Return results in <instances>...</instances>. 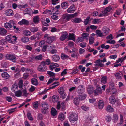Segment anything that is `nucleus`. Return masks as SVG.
<instances>
[{
  "label": "nucleus",
  "instance_id": "dca6fc26",
  "mask_svg": "<svg viewBox=\"0 0 126 126\" xmlns=\"http://www.w3.org/2000/svg\"><path fill=\"white\" fill-rule=\"evenodd\" d=\"M52 59L54 61H58L60 58L59 56L58 55H54L52 56Z\"/></svg>",
  "mask_w": 126,
  "mask_h": 126
},
{
  "label": "nucleus",
  "instance_id": "20e7f679",
  "mask_svg": "<svg viewBox=\"0 0 126 126\" xmlns=\"http://www.w3.org/2000/svg\"><path fill=\"white\" fill-rule=\"evenodd\" d=\"M68 118L70 121L71 122L77 121L78 119V116L77 114L73 113L70 114Z\"/></svg>",
  "mask_w": 126,
  "mask_h": 126
},
{
  "label": "nucleus",
  "instance_id": "1a4fd4ad",
  "mask_svg": "<svg viewBox=\"0 0 126 126\" xmlns=\"http://www.w3.org/2000/svg\"><path fill=\"white\" fill-rule=\"evenodd\" d=\"M94 63L96 64H95V66H98L100 67H103L104 66V64L102 63L101 62V60L100 59L96 61Z\"/></svg>",
  "mask_w": 126,
  "mask_h": 126
},
{
  "label": "nucleus",
  "instance_id": "79ce46f5",
  "mask_svg": "<svg viewBox=\"0 0 126 126\" xmlns=\"http://www.w3.org/2000/svg\"><path fill=\"white\" fill-rule=\"evenodd\" d=\"M88 34L86 33H85L82 34V37H83L84 39H85L86 40H88V38H87L88 37Z\"/></svg>",
  "mask_w": 126,
  "mask_h": 126
},
{
  "label": "nucleus",
  "instance_id": "de8ad7c7",
  "mask_svg": "<svg viewBox=\"0 0 126 126\" xmlns=\"http://www.w3.org/2000/svg\"><path fill=\"white\" fill-rule=\"evenodd\" d=\"M86 97V94H84L82 95H80L78 98L80 100H82L85 99Z\"/></svg>",
  "mask_w": 126,
  "mask_h": 126
},
{
  "label": "nucleus",
  "instance_id": "f03ea898",
  "mask_svg": "<svg viewBox=\"0 0 126 126\" xmlns=\"http://www.w3.org/2000/svg\"><path fill=\"white\" fill-rule=\"evenodd\" d=\"M17 38V37L15 36L9 35L6 37L5 40L6 41L14 44L16 42Z\"/></svg>",
  "mask_w": 126,
  "mask_h": 126
},
{
  "label": "nucleus",
  "instance_id": "5fc2aeb1",
  "mask_svg": "<svg viewBox=\"0 0 126 126\" xmlns=\"http://www.w3.org/2000/svg\"><path fill=\"white\" fill-rule=\"evenodd\" d=\"M90 17L89 16L87 17V18L84 21V23L85 25H87L88 23L89 19Z\"/></svg>",
  "mask_w": 126,
  "mask_h": 126
},
{
  "label": "nucleus",
  "instance_id": "8fccbe9b",
  "mask_svg": "<svg viewBox=\"0 0 126 126\" xmlns=\"http://www.w3.org/2000/svg\"><path fill=\"white\" fill-rule=\"evenodd\" d=\"M101 47L102 48H105L106 49H108L110 47L109 45H107L105 46L104 44H103L101 45Z\"/></svg>",
  "mask_w": 126,
  "mask_h": 126
},
{
  "label": "nucleus",
  "instance_id": "6e6552de",
  "mask_svg": "<svg viewBox=\"0 0 126 126\" xmlns=\"http://www.w3.org/2000/svg\"><path fill=\"white\" fill-rule=\"evenodd\" d=\"M29 22L25 19H22L21 21L18 22V24L20 25H28L29 24Z\"/></svg>",
  "mask_w": 126,
  "mask_h": 126
},
{
  "label": "nucleus",
  "instance_id": "a878e982",
  "mask_svg": "<svg viewBox=\"0 0 126 126\" xmlns=\"http://www.w3.org/2000/svg\"><path fill=\"white\" fill-rule=\"evenodd\" d=\"M87 91L89 94H91L93 92V87L90 86H89L87 88Z\"/></svg>",
  "mask_w": 126,
  "mask_h": 126
},
{
  "label": "nucleus",
  "instance_id": "680f3d73",
  "mask_svg": "<svg viewBox=\"0 0 126 126\" xmlns=\"http://www.w3.org/2000/svg\"><path fill=\"white\" fill-rule=\"evenodd\" d=\"M115 75L117 78L120 79L121 78V74L118 72L115 74Z\"/></svg>",
  "mask_w": 126,
  "mask_h": 126
},
{
  "label": "nucleus",
  "instance_id": "c756f323",
  "mask_svg": "<svg viewBox=\"0 0 126 126\" xmlns=\"http://www.w3.org/2000/svg\"><path fill=\"white\" fill-rule=\"evenodd\" d=\"M72 21L73 22L76 23H79L81 21V20L80 18H76L72 19Z\"/></svg>",
  "mask_w": 126,
  "mask_h": 126
},
{
  "label": "nucleus",
  "instance_id": "6ab92c4d",
  "mask_svg": "<svg viewBox=\"0 0 126 126\" xmlns=\"http://www.w3.org/2000/svg\"><path fill=\"white\" fill-rule=\"evenodd\" d=\"M2 76L6 79H8L10 77V75L6 72H4L1 74Z\"/></svg>",
  "mask_w": 126,
  "mask_h": 126
},
{
  "label": "nucleus",
  "instance_id": "7ed1b4c3",
  "mask_svg": "<svg viewBox=\"0 0 126 126\" xmlns=\"http://www.w3.org/2000/svg\"><path fill=\"white\" fill-rule=\"evenodd\" d=\"M7 59L9 60L14 62H16V59L14 55L10 54H7L5 56Z\"/></svg>",
  "mask_w": 126,
  "mask_h": 126
},
{
  "label": "nucleus",
  "instance_id": "13d9d810",
  "mask_svg": "<svg viewBox=\"0 0 126 126\" xmlns=\"http://www.w3.org/2000/svg\"><path fill=\"white\" fill-rule=\"evenodd\" d=\"M41 3L42 5H46L48 3L47 1L46 0H42Z\"/></svg>",
  "mask_w": 126,
  "mask_h": 126
},
{
  "label": "nucleus",
  "instance_id": "39448f33",
  "mask_svg": "<svg viewBox=\"0 0 126 126\" xmlns=\"http://www.w3.org/2000/svg\"><path fill=\"white\" fill-rule=\"evenodd\" d=\"M68 34L66 31L63 32L61 33V35L60 38V40L62 41H63L66 39L68 37Z\"/></svg>",
  "mask_w": 126,
  "mask_h": 126
},
{
  "label": "nucleus",
  "instance_id": "a18cd8bd",
  "mask_svg": "<svg viewBox=\"0 0 126 126\" xmlns=\"http://www.w3.org/2000/svg\"><path fill=\"white\" fill-rule=\"evenodd\" d=\"M94 37L92 36L89 37V41L90 44H92L94 42Z\"/></svg>",
  "mask_w": 126,
  "mask_h": 126
},
{
  "label": "nucleus",
  "instance_id": "4be33fe9",
  "mask_svg": "<svg viewBox=\"0 0 126 126\" xmlns=\"http://www.w3.org/2000/svg\"><path fill=\"white\" fill-rule=\"evenodd\" d=\"M68 6V3L67 2H66L62 3L61 4V6L63 9H65L67 8Z\"/></svg>",
  "mask_w": 126,
  "mask_h": 126
},
{
  "label": "nucleus",
  "instance_id": "5701e85b",
  "mask_svg": "<svg viewBox=\"0 0 126 126\" xmlns=\"http://www.w3.org/2000/svg\"><path fill=\"white\" fill-rule=\"evenodd\" d=\"M109 101L110 103L112 104H114L116 101V99L113 96H112L110 97Z\"/></svg>",
  "mask_w": 126,
  "mask_h": 126
},
{
  "label": "nucleus",
  "instance_id": "f3484780",
  "mask_svg": "<svg viewBox=\"0 0 126 126\" xmlns=\"http://www.w3.org/2000/svg\"><path fill=\"white\" fill-rule=\"evenodd\" d=\"M31 81L32 84L35 86H37L39 84V82L35 78H33L32 79Z\"/></svg>",
  "mask_w": 126,
  "mask_h": 126
},
{
  "label": "nucleus",
  "instance_id": "f704fd0d",
  "mask_svg": "<svg viewBox=\"0 0 126 126\" xmlns=\"http://www.w3.org/2000/svg\"><path fill=\"white\" fill-rule=\"evenodd\" d=\"M69 38L70 40H75V37L74 34L73 33H70L69 35Z\"/></svg>",
  "mask_w": 126,
  "mask_h": 126
},
{
  "label": "nucleus",
  "instance_id": "ea45409f",
  "mask_svg": "<svg viewBox=\"0 0 126 126\" xmlns=\"http://www.w3.org/2000/svg\"><path fill=\"white\" fill-rule=\"evenodd\" d=\"M109 30L108 28L104 27L103 29V32L105 34H108Z\"/></svg>",
  "mask_w": 126,
  "mask_h": 126
},
{
  "label": "nucleus",
  "instance_id": "864d4df0",
  "mask_svg": "<svg viewBox=\"0 0 126 126\" xmlns=\"http://www.w3.org/2000/svg\"><path fill=\"white\" fill-rule=\"evenodd\" d=\"M18 86L17 85H13L12 86V90H13L14 91H15V90L18 89Z\"/></svg>",
  "mask_w": 126,
  "mask_h": 126
},
{
  "label": "nucleus",
  "instance_id": "aec40b11",
  "mask_svg": "<svg viewBox=\"0 0 126 126\" xmlns=\"http://www.w3.org/2000/svg\"><path fill=\"white\" fill-rule=\"evenodd\" d=\"M7 32L6 29L3 28H0V34L2 35L5 34Z\"/></svg>",
  "mask_w": 126,
  "mask_h": 126
},
{
  "label": "nucleus",
  "instance_id": "a19ab883",
  "mask_svg": "<svg viewBox=\"0 0 126 126\" xmlns=\"http://www.w3.org/2000/svg\"><path fill=\"white\" fill-rule=\"evenodd\" d=\"M80 101L78 98L76 97L74 99V103L76 105H77L79 104Z\"/></svg>",
  "mask_w": 126,
  "mask_h": 126
},
{
  "label": "nucleus",
  "instance_id": "473e14b6",
  "mask_svg": "<svg viewBox=\"0 0 126 126\" xmlns=\"http://www.w3.org/2000/svg\"><path fill=\"white\" fill-rule=\"evenodd\" d=\"M51 112L52 115L53 116H55L56 115L57 111L56 109L53 107L51 108Z\"/></svg>",
  "mask_w": 126,
  "mask_h": 126
},
{
  "label": "nucleus",
  "instance_id": "2eb2a0df",
  "mask_svg": "<svg viewBox=\"0 0 126 126\" xmlns=\"http://www.w3.org/2000/svg\"><path fill=\"white\" fill-rule=\"evenodd\" d=\"M47 68L46 66H39L37 68L38 71L41 72H44L47 70Z\"/></svg>",
  "mask_w": 126,
  "mask_h": 126
},
{
  "label": "nucleus",
  "instance_id": "4d7b16f0",
  "mask_svg": "<svg viewBox=\"0 0 126 126\" xmlns=\"http://www.w3.org/2000/svg\"><path fill=\"white\" fill-rule=\"evenodd\" d=\"M23 82V81L22 80H20L19 81L18 85H19V87L20 88H21L22 87Z\"/></svg>",
  "mask_w": 126,
  "mask_h": 126
},
{
  "label": "nucleus",
  "instance_id": "09e8293b",
  "mask_svg": "<svg viewBox=\"0 0 126 126\" xmlns=\"http://www.w3.org/2000/svg\"><path fill=\"white\" fill-rule=\"evenodd\" d=\"M96 33L98 35V36L99 37H102L104 35L102 33H101V32L100 30H96Z\"/></svg>",
  "mask_w": 126,
  "mask_h": 126
},
{
  "label": "nucleus",
  "instance_id": "58836bf2",
  "mask_svg": "<svg viewBox=\"0 0 126 126\" xmlns=\"http://www.w3.org/2000/svg\"><path fill=\"white\" fill-rule=\"evenodd\" d=\"M22 93V92L21 90H19L15 92V94L16 96L19 97L21 96Z\"/></svg>",
  "mask_w": 126,
  "mask_h": 126
},
{
  "label": "nucleus",
  "instance_id": "f8f14e48",
  "mask_svg": "<svg viewBox=\"0 0 126 126\" xmlns=\"http://www.w3.org/2000/svg\"><path fill=\"white\" fill-rule=\"evenodd\" d=\"M56 37L52 36L47 37V42L48 43H50L54 41L56 39Z\"/></svg>",
  "mask_w": 126,
  "mask_h": 126
},
{
  "label": "nucleus",
  "instance_id": "bb28decb",
  "mask_svg": "<svg viewBox=\"0 0 126 126\" xmlns=\"http://www.w3.org/2000/svg\"><path fill=\"white\" fill-rule=\"evenodd\" d=\"M66 103V102H63L61 103V105H60V102H58L56 107L57 109L58 110H59L60 108V106H65L64 104Z\"/></svg>",
  "mask_w": 126,
  "mask_h": 126
},
{
  "label": "nucleus",
  "instance_id": "72a5a7b5",
  "mask_svg": "<svg viewBox=\"0 0 126 126\" xmlns=\"http://www.w3.org/2000/svg\"><path fill=\"white\" fill-rule=\"evenodd\" d=\"M59 119L61 121L64 120L65 119V116L64 114L62 113L60 114L58 116Z\"/></svg>",
  "mask_w": 126,
  "mask_h": 126
},
{
  "label": "nucleus",
  "instance_id": "c85d7f7f",
  "mask_svg": "<svg viewBox=\"0 0 126 126\" xmlns=\"http://www.w3.org/2000/svg\"><path fill=\"white\" fill-rule=\"evenodd\" d=\"M106 110L109 112H113L114 111L113 109L110 105L107 106Z\"/></svg>",
  "mask_w": 126,
  "mask_h": 126
},
{
  "label": "nucleus",
  "instance_id": "0eeeda50",
  "mask_svg": "<svg viewBox=\"0 0 126 126\" xmlns=\"http://www.w3.org/2000/svg\"><path fill=\"white\" fill-rule=\"evenodd\" d=\"M85 88L82 85H79L77 88V92L78 93L80 94L83 93L84 91Z\"/></svg>",
  "mask_w": 126,
  "mask_h": 126
},
{
  "label": "nucleus",
  "instance_id": "2f4dec72",
  "mask_svg": "<svg viewBox=\"0 0 126 126\" xmlns=\"http://www.w3.org/2000/svg\"><path fill=\"white\" fill-rule=\"evenodd\" d=\"M64 92V89L63 87H61L58 89V92L60 94H63Z\"/></svg>",
  "mask_w": 126,
  "mask_h": 126
},
{
  "label": "nucleus",
  "instance_id": "412c9836",
  "mask_svg": "<svg viewBox=\"0 0 126 126\" xmlns=\"http://www.w3.org/2000/svg\"><path fill=\"white\" fill-rule=\"evenodd\" d=\"M107 77L106 76L102 77L101 80V82L102 84H105L107 82Z\"/></svg>",
  "mask_w": 126,
  "mask_h": 126
},
{
  "label": "nucleus",
  "instance_id": "9d476101",
  "mask_svg": "<svg viewBox=\"0 0 126 126\" xmlns=\"http://www.w3.org/2000/svg\"><path fill=\"white\" fill-rule=\"evenodd\" d=\"M59 66V65L57 63H52L49 66V68L52 71L55 68L58 67Z\"/></svg>",
  "mask_w": 126,
  "mask_h": 126
},
{
  "label": "nucleus",
  "instance_id": "b1692460",
  "mask_svg": "<svg viewBox=\"0 0 126 126\" xmlns=\"http://www.w3.org/2000/svg\"><path fill=\"white\" fill-rule=\"evenodd\" d=\"M41 106L45 109H47L48 108V104L46 102H42L41 103Z\"/></svg>",
  "mask_w": 126,
  "mask_h": 126
},
{
  "label": "nucleus",
  "instance_id": "e433bc0d",
  "mask_svg": "<svg viewBox=\"0 0 126 126\" xmlns=\"http://www.w3.org/2000/svg\"><path fill=\"white\" fill-rule=\"evenodd\" d=\"M42 35V32H38L36 35H35L37 40H38L41 37Z\"/></svg>",
  "mask_w": 126,
  "mask_h": 126
},
{
  "label": "nucleus",
  "instance_id": "c9c22d12",
  "mask_svg": "<svg viewBox=\"0 0 126 126\" xmlns=\"http://www.w3.org/2000/svg\"><path fill=\"white\" fill-rule=\"evenodd\" d=\"M42 55L40 54L35 56L34 57V59L36 60H42Z\"/></svg>",
  "mask_w": 126,
  "mask_h": 126
},
{
  "label": "nucleus",
  "instance_id": "f257e3e1",
  "mask_svg": "<svg viewBox=\"0 0 126 126\" xmlns=\"http://www.w3.org/2000/svg\"><path fill=\"white\" fill-rule=\"evenodd\" d=\"M16 23L15 22L12 20L8 22H6L4 24L5 27L8 30H10L13 27L14 29H16V30L18 31L19 28L18 27H16Z\"/></svg>",
  "mask_w": 126,
  "mask_h": 126
},
{
  "label": "nucleus",
  "instance_id": "37998d69",
  "mask_svg": "<svg viewBox=\"0 0 126 126\" xmlns=\"http://www.w3.org/2000/svg\"><path fill=\"white\" fill-rule=\"evenodd\" d=\"M30 30L33 32H34L38 31V28L36 27H33L31 28L30 29Z\"/></svg>",
  "mask_w": 126,
  "mask_h": 126
},
{
  "label": "nucleus",
  "instance_id": "393cba45",
  "mask_svg": "<svg viewBox=\"0 0 126 126\" xmlns=\"http://www.w3.org/2000/svg\"><path fill=\"white\" fill-rule=\"evenodd\" d=\"M40 18L38 16H35L33 18V22L37 24L39 22Z\"/></svg>",
  "mask_w": 126,
  "mask_h": 126
},
{
  "label": "nucleus",
  "instance_id": "3c124183",
  "mask_svg": "<svg viewBox=\"0 0 126 126\" xmlns=\"http://www.w3.org/2000/svg\"><path fill=\"white\" fill-rule=\"evenodd\" d=\"M33 108L36 109H37L38 106V101H36L33 103Z\"/></svg>",
  "mask_w": 126,
  "mask_h": 126
},
{
  "label": "nucleus",
  "instance_id": "ddd939ff",
  "mask_svg": "<svg viewBox=\"0 0 126 126\" xmlns=\"http://www.w3.org/2000/svg\"><path fill=\"white\" fill-rule=\"evenodd\" d=\"M102 93V91L100 87H99L94 90V95L96 96L98 95L99 94H101Z\"/></svg>",
  "mask_w": 126,
  "mask_h": 126
},
{
  "label": "nucleus",
  "instance_id": "603ef678",
  "mask_svg": "<svg viewBox=\"0 0 126 126\" xmlns=\"http://www.w3.org/2000/svg\"><path fill=\"white\" fill-rule=\"evenodd\" d=\"M120 123L117 124V126H119L120 125V126H121V125L122 124V123L123 122V116L122 115H120Z\"/></svg>",
  "mask_w": 126,
  "mask_h": 126
},
{
  "label": "nucleus",
  "instance_id": "0e129e2a",
  "mask_svg": "<svg viewBox=\"0 0 126 126\" xmlns=\"http://www.w3.org/2000/svg\"><path fill=\"white\" fill-rule=\"evenodd\" d=\"M43 118V117L41 114H39L38 116L37 119L38 120H42Z\"/></svg>",
  "mask_w": 126,
  "mask_h": 126
},
{
  "label": "nucleus",
  "instance_id": "cd10ccee",
  "mask_svg": "<svg viewBox=\"0 0 126 126\" xmlns=\"http://www.w3.org/2000/svg\"><path fill=\"white\" fill-rule=\"evenodd\" d=\"M21 41L24 43L27 42L29 41V38L27 37H23L21 38Z\"/></svg>",
  "mask_w": 126,
  "mask_h": 126
},
{
  "label": "nucleus",
  "instance_id": "49530a36",
  "mask_svg": "<svg viewBox=\"0 0 126 126\" xmlns=\"http://www.w3.org/2000/svg\"><path fill=\"white\" fill-rule=\"evenodd\" d=\"M27 116L29 120L31 121H32L33 120V118L32 116L31 113H27Z\"/></svg>",
  "mask_w": 126,
  "mask_h": 126
},
{
  "label": "nucleus",
  "instance_id": "9b49d317",
  "mask_svg": "<svg viewBox=\"0 0 126 126\" xmlns=\"http://www.w3.org/2000/svg\"><path fill=\"white\" fill-rule=\"evenodd\" d=\"M75 10V5H73L71 6L67 10V12L69 13H73Z\"/></svg>",
  "mask_w": 126,
  "mask_h": 126
},
{
  "label": "nucleus",
  "instance_id": "4468645a",
  "mask_svg": "<svg viewBox=\"0 0 126 126\" xmlns=\"http://www.w3.org/2000/svg\"><path fill=\"white\" fill-rule=\"evenodd\" d=\"M104 103L102 100H99L98 103V106L99 109H102L104 106Z\"/></svg>",
  "mask_w": 126,
  "mask_h": 126
},
{
  "label": "nucleus",
  "instance_id": "338daca9",
  "mask_svg": "<svg viewBox=\"0 0 126 126\" xmlns=\"http://www.w3.org/2000/svg\"><path fill=\"white\" fill-rule=\"evenodd\" d=\"M31 9L29 8H28L24 10V12L25 13H30V11L31 10Z\"/></svg>",
  "mask_w": 126,
  "mask_h": 126
},
{
  "label": "nucleus",
  "instance_id": "69168bd1",
  "mask_svg": "<svg viewBox=\"0 0 126 126\" xmlns=\"http://www.w3.org/2000/svg\"><path fill=\"white\" fill-rule=\"evenodd\" d=\"M80 45L82 47L84 48L86 46V44L85 43L82 42L80 43Z\"/></svg>",
  "mask_w": 126,
  "mask_h": 126
},
{
  "label": "nucleus",
  "instance_id": "6e6d98bb",
  "mask_svg": "<svg viewBox=\"0 0 126 126\" xmlns=\"http://www.w3.org/2000/svg\"><path fill=\"white\" fill-rule=\"evenodd\" d=\"M47 74L49 75L50 77L54 76L55 75V74L53 72L51 71H48L47 72Z\"/></svg>",
  "mask_w": 126,
  "mask_h": 126
},
{
  "label": "nucleus",
  "instance_id": "c03bdc74",
  "mask_svg": "<svg viewBox=\"0 0 126 126\" xmlns=\"http://www.w3.org/2000/svg\"><path fill=\"white\" fill-rule=\"evenodd\" d=\"M61 58L62 59H68L69 56L66 55L62 53L61 54Z\"/></svg>",
  "mask_w": 126,
  "mask_h": 126
},
{
  "label": "nucleus",
  "instance_id": "4c0bfd02",
  "mask_svg": "<svg viewBox=\"0 0 126 126\" xmlns=\"http://www.w3.org/2000/svg\"><path fill=\"white\" fill-rule=\"evenodd\" d=\"M112 9L111 7H107L104 10L103 12L106 14L108 12H110Z\"/></svg>",
  "mask_w": 126,
  "mask_h": 126
},
{
  "label": "nucleus",
  "instance_id": "774afa93",
  "mask_svg": "<svg viewBox=\"0 0 126 126\" xmlns=\"http://www.w3.org/2000/svg\"><path fill=\"white\" fill-rule=\"evenodd\" d=\"M67 69H65L61 73V76H63L64 75H65L67 73V72L66 71Z\"/></svg>",
  "mask_w": 126,
  "mask_h": 126
},
{
  "label": "nucleus",
  "instance_id": "e2e57ef3",
  "mask_svg": "<svg viewBox=\"0 0 126 126\" xmlns=\"http://www.w3.org/2000/svg\"><path fill=\"white\" fill-rule=\"evenodd\" d=\"M23 95H24L26 97H27L28 95V94L27 92V91L26 90H24L23 91Z\"/></svg>",
  "mask_w": 126,
  "mask_h": 126
},
{
  "label": "nucleus",
  "instance_id": "423d86ee",
  "mask_svg": "<svg viewBox=\"0 0 126 126\" xmlns=\"http://www.w3.org/2000/svg\"><path fill=\"white\" fill-rule=\"evenodd\" d=\"M71 17L69 14H64L62 15V19L64 22H66L68 21Z\"/></svg>",
  "mask_w": 126,
  "mask_h": 126
},
{
  "label": "nucleus",
  "instance_id": "a211bd4d",
  "mask_svg": "<svg viewBox=\"0 0 126 126\" xmlns=\"http://www.w3.org/2000/svg\"><path fill=\"white\" fill-rule=\"evenodd\" d=\"M5 14L8 16H11L13 15V11L10 9L7 10L5 11Z\"/></svg>",
  "mask_w": 126,
  "mask_h": 126
},
{
  "label": "nucleus",
  "instance_id": "bf43d9fd",
  "mask_svg": "<svg viewBox=\"0 0 126 126\" xmlns=\"http://www.w3.org/2000/svg\"><path fill=\"white\" fill-rule=\"evenodd\" d=\"M25 35L27 36H29L30 35L31 33L28 30H26L24 32Z\"/></svg>",
  "mask_w": 126,
  "mask_h": 126
},
{
  "label": "nucleus",
  "instance_id": "7c9ffc66",
  "mask_svg": "<svg viewBox=\"0 0 126 126\" xmlns=\"http://www.w3.org/2000/svg\"><path fill=\"white\" fill-rule=\"evenodd\" d=\"M59 99V96L57 95H54L53 96L52 98V101L55 103L58 101Z\"/></svg>",
  "mask_w": 126,
  "mask_h": 126
},
{
  "label": "nucleus",
  "instance_id": "052dcab7",
  "mask_svg": "<svg viewBox=\"0 0 126 126\" xmlns=\"http://www.w3.org/2000/svg\"><path fill=\"white\" fill-rule=\"evenodd\" d=\"M51 18L54 20H57L58 19V16L56 15H54L51 16Z\"/></svg>",
  "mask_w": 126,
  "mask_h": 126
}]
</instances>
